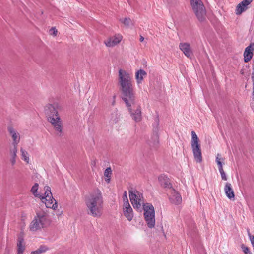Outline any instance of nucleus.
I'll list each match as a JSON object with an SVG mask.
<instances>
[{"label":"nucleus","mask_w":254,"mask_h":254,"mask_svg":"<svg viewBox=\"0 0 254 254\" xmlns=\"http://www.w3.org/2000/svg\"><path fill=\"white\" fill-rule=\"evenodd\" d=\"M179 48L186 57L189 58H191L192 52L190 44L188 43H181L179 44Z\"/></svg>","instance_id":"obj_14"},{"label":"nucleus","mask_w":254,"mask_h":254,"mask_svg":"<svg viewBox=\"0 0 254 254\" xmlns=\"http://www.w3.org/2000/svg\"><path fill=\"white\" fill-rule=\"evenodd\" d=\"M159 125V119H158V117H157L155 119V122H154V123L153 124V126H154L153 130H154V132H158V131Z\"/></svg>","instance_id":"obj_29"},{"label":"nucleus","mask_w":254,"mask_h":254,"mask_svg":"<svg viewBox=\"0 0 254 254\" xmlns=\"http://www.w3.org/2000/svg\"><path fill=\"white\" fill-rule=\"evenodd\" d=\"M119 83L122 94V99L125 102L132 119L136 122L141 120V111L140 106L135 107V96L133 90L132 78L127 71H119Z\"/></svg>","instance_id":"obj_1"},{"label":"nucleus","mask_w":254,"mask_h":254,"mask_svg":"<svg viewBox=\"0 0 254 254\" xmlns=\"http://www.w3.org/2000/svg\"><path fill=\"white\" fill-rule=\"evenodd\" d=\"M191 5L196 16L200 22L206 19V10L201 0H190Z\"/></svg>","instance_id":"obj_6"},{"label":"nucleus","mask_w":254,"mask_h":254,"mask_svg":"<svg viewBox=\"0 0 254 254\" xmlns=\"http://www.w3.org/2000/svg\"><path fill=\"white\" fill-rule=\"evenodd\" d=\"M191 145L193 155L195 160L200 163L202 161V159L200 144L199 143V138L194 131H191Z\"/></svg>","instance_id":"obj_9"},{"label":"nucleus","mask_w":254,"mask_h":254,"mask_svg":"<svg viewBox=\"0 0 254 254\" xmlns=\"http://www.w3.org/2000/svg\"><path fill=\"white\" fill-rule=\"evenodd\" d=\"M123 202H124L123 204H125L126 203H129L128 199H127V193L126 191H125L124 192V195H123Z\"/></svg>","instance_id":"obj_31"},{"label":"nucleus","mask_w":254,"mask_h":254,"mask_svg":"<svg viewBox=\"0 0 254 254\" xmlns=\"http://www.w3.org/2000/svg\"><path fill=\"white\" fill-rule=\"evenodd\" d=\"M44 196L41 195L40 198L43 203H44L46 207L52 208L54 210L58 208V205L56 200L54 199L51 192V188L48 186L44 187Z\"/></svg>","instance_id":"obj_8"},{"label":"nucleus","mask_w":254,"mask_h":254,"mask_svg":"<svg viewBox=\"0 0 254 254\" xmlns=\"http://www.w3.org/2000/svg\"><path fill=\"white\" fill-rule=\"evenodd\" d=\"M120 114L118 110L116 109L110 116V122L112 123H116L118 122L120 118Z\"/></svg>","instance_id":"obj_22"},{"label":"nucleus","mask_w":254,"mask_h":254,"mask_svg":"<svg viewBox=\"0 0 254 254\" xmlns=\"http://www.w3.org/2000/svg\"><path fill=\"white\" fill-rule=\"evenodd\" d=\"M253 0H244L237 7V14H241L243 12L246 10L248 5L251 3Z\"/></svg>","instance_id":"obj_17"},{"label":"nucleus","mask_w":254,"mask_h":254,"mask_svg":"<svg viewBox=\"0 0 254 254\" xmlns=\"http://www.w3.org/2000/svg\"><path fill=\"white\" fill-rule=\"evenodd\" d=\"M150 142L152 143L153 146H156L159 143V136L158 132H154V133L151 137Z\"/></svg>","instance_id":"obj_26"},{"label":"nucleus","mask_w":254,"mask_h":254,"mask_svg":"<svg viewBox=\"0 0 254 254\" xmlns=\"http://www.w3.org/2000/svg\"><path fill=\"white\" fill-rule=\"evenodd\" d=\"M122 39V36L121 35H117L108 38L107 40L104 41V43L107 47H114L118 44L121 42Z\"/></svg>","instance_id":"obj_11"},{"label":"nucleus","mask_w":254,"mask_h":254,"mask_svg":"<svg viewBox=\"0 0 254 254\" xmlns=\"http://www.w3.org/2000/svg\"><path fill=\"white\" fill-rule=\"evenodd\" d=\"M158 179L161 186L165 188H168L169 190L171 189H173L169 178H168L166 176L164 175H160Z\"/></svg>","instance_id":"obj_19"},{"label":"nucleus","mask_w":254,"mask_h":254,"mask_svg":"<svg viewBox=\"0 0 254 254\" xmlns=\"http://www.w3.org/2000/svg\"><path fill=\"white\" fill-rule=\"evenodd\" d=\"M242 248L244 253L245 254H251V253L248 247L242 246Z\"/></svg>","instance_id":"obj_33"},{"label":"nucleus","mask_w":254,"mask_h":254,"mask_svg":"<svg viewBox=\"0 0 254 254\" xmlns=\"http://www.w3.org/2000/svg\"><path fill=\"white\" fill-rule=\"evenodd\" d=\"M218 169H219L220 174L225 172L223 169V167H219Z\"/></svg>","instance_id":"obj_38"},{"label":"nucleus","mask_w":254,"mask_h":254,"mask_svg":"<svg viewBox=\"0 0 254 254\" xmlns=\"http://www.w3.org/2000/svg\"><path fill=\"white\" fill-rule=\"evenodd\" d=\"M7 129L13 140L12 145L17 146L20 141V135L19 133L11 126H9Z\"/></svg>","instance_id":"obj_13"},{"label":"nucleus","mask_w":254,"mask_h":254,"mask_svg":"<svg viewBox=\"0 0 254 254\" xmlns=\"http://www.w3.org/2000/svg\"><path fill=\"white\" fill-rule=\"evenodd\" d=\"M38 189V184L35 183L34 185L32 187L31 189V192L32 194L36 197L41 198V194L37 193V190Z\"/></svg>","instance_id":"obj_27"},{"label":"nucleus","mask_w":254,"mask_h":254,"mask_svg":"<svg viewBox=\"0 0 254 254\" xmlns=\"http://www.w3.org/2000/svg\"><path fill=\"white\" fill-rule=\"evenodd\" d=\"M252 79L253 81V90H254V72H253V73H252Z\"/></svg>","instance_id":"obj_37"},{"label":"nucleus","mask_w":254,"mask_h":254,"mask_svg":"<svg viewBox=\"0 0 254 254\" xmlns=\"http://www.w3.org/2000/svg\"><path fill=\"white\" fill-rule=\"evenodd\" d=\"M143 40H144V37L140 35L139 41L140 42H142V41H143Z\"/></svg>","instance_id":"obj_40"},{"label":"nucleus","mask_w":254,"mask_h":254,"mask_svg":"<svg viewBox=\"0 0 254 254\" xmlns=\"http://www.w3.org/2000/svg\"><path fill=\"white\" fill-rule=\"evenodd\" d=\"M112 175V170L110 167H108L104 172L105 180L107 183L110 181Z\"/></svg>","instance_id":"obj_24"},{"label":"nucleus","mask_w":254,"mask_h":254,"mask_svg":"<svg viewBox=\"0 0 254 254\" xmlns=\"http://www.w3.org/2000/svg\"><path fill=\"white\" fill-rule=\"evenodd\" d=\"M85 203L88 214L94 217L101 216L103 211V199L99 189L93 190L86 196Z\"/></svg>","instance_id":"obj_2"},{"label":"nucleus","mask_w":254,"mask_h":254,"mask_svg":"<svg viewBox=\"0 0 254 254\" xmlns=\"http://www.w3.org/2000/svg\"><path fill=\"white\" fill-rule=\"evenodd\" d=\"M224 191L227 197L230 199H234L235 197L234 192L232 188L231 184L227 182L224 187Z\"/></svg>","instance_id":"obj_18"},{"label":"nucleus","mask_w":254,"mask_h":254,"mask_svg":"<svg viewBox=\"0 0 254 254\" xmlns=\"http://www.w3.org/2000/svg\"><path fill=\"white\" fill-rule=\"evenodd\" d=\"M145 220L148 227L152 228L155 223V211L153 206L150 203H146L143 207Z\"/></svg>","instance_id":"obj_7"},{"label":"nucleus","mask_w":254,"mask_h":254,"mask_svg":"<svg viewBox=\"0 0 254 254\" xmlns=\"http://www.w3.org/2000/svg\"><path fill=\"white\" fill-rule=\"evenodd\" d=\"M253 99L254 100V90H253Z\"/></svg>","instance_id":"obj_41"},{"label":"nucleus","mask_w":254,"mask_h":254,"mask_svg":"<svg viewBox=\"0 0 254 254\" xmlns=\"http://www.w3.org/2000/svg\"><path fill=\"white\" fill-rule=\"evenodd\" d=\"M168 193L169 200L172 203L178 205L182 202V197L181 195L174 189H171Z\"/></svg>","instance_id":"obj_10"},{"label":"nucleus","mask_w":254,"mask_h":254,"mask_svg":"<svg viewBox=\"0 0 254 254\" xmlns=\"http://www.w3.org/2000/svg\"><path fill=\"white\" fill-rule=\"evenodd\" d=\"M116 95H114V96L113 97V101L112 102V106H115V104H116Z\"/></svg>","instance_id":"obj_36"},{"label":"nucleus","mask_w":254,"mask_h":254,"mask_svg":"<svg viewBox=\"0 0 254 254\" xmlns=\"http://www.w3.org/2000/svg\"><path fill=\"white\" fill-rule=\"evenodd\" d=\"M123 213L127 219L130 221L133 217L132 209L129 203L123 204Z\"/></svg>","instance_id":"obj_15"},{"label":"nucleus","mask_w":254,"mask_h":254,"mask_svg":"<svg viewBox=\"0 0 254 254\" xmlns=\"http://www.w3.org/2000/svg\"><path fill=\"white\" fill-rule=\"evenodd\" d=\"M146 72L142 69H140L135 73V79L138 84L142 82L143 76L146 75Z\"/></svg>","instance_id":"obj_21"},{"label":"nucleus","mask_w":254,"mask_h":254,"mask_svg":"<svg viewBox=\"0 0 254 254\" xmlns=\"http://www.w3.org/2000/svg\"><path fill=\"white\" fill-rule=\"evenodd\" d=\"M17 146L12 145L10 146L9 150V159L12 166L16 163L17 158Z\"/></svg>","instance_id":"obj_16"},{"label":"nucleus","mask_w":254,"mask_h":254,"mask_svg":"<svg viewBox=\"0 0 254 254\" xmlns=\"http://www.w3.org/2000/svg\"><path fill=\"white\" fill-rule=\"evenodd\" d=\"M20 154L22 159H23L27 163H29V158L28 152L23 148L20 149Z\"/></svg>","instance_id":"obj_23"},{"label":"nucleus","mask_w":254,"mask_h":254,"mask_svg":"<svg viewBox=\"0 0 254 254\" xmlns=\"http://www.w3.org/2000/svg\"><path fill=\"white\" fill-rule=\"evenodd\" d=\"M47 221L46 214L45 212L39 211L36 213L29 225V230L32 232H36L41 230L46 226Z\"/></svg>","instance_id":"obj_4"},{"label":"nucleus","mask_w":254,"mask_h":254,"mask_svg":"<svg viewBox=\"0 0 254 254\" xmlns=\"http://www.w3.org/2000/svg\"><path fill=\"white\" fill-rule=\"evenodd\" d=\"M129 196L134 208L138 211H141L143 205L145 204L143 199L142 194L136 190H129Z\"/></svg>","instance_id":"obj_5"},{"label":"nucleus","mask_w":254,"mask_h":254,"mask_svg":"<svg viewBox=\"0 0 254 254\" xmlns=\"http://www.w3.org/2000/svg\"><path fill=\"white\" fill-rule=\"evenodd\" d=\"M223 160H224V158L221 157V156L220 154H218L216 156V162L217 165H218V168L219 167H223V165H222V163L221 161H223Z\"/></svg>","instance_id":"obj_28"},{"label":"nucleus","mask_w":254,"mask_h":254,"mask_svg":"<svg viewBox=\"0 0 254 254\" xmlns=\"http://www.w3.org/2000/svg\"><path fill=\"white\" fill-rule=\"evenodd\" d=\"M120 21L127 27H129L133 24L132 21L129 18L120 19Z\"/></svg>","instance_id":"obj_25"},{"label":"nucleus","mask_w":254,"mask_h":254,"mask_svg":"<svg viewBox=\"0 0 254 254\" xmlns=\"http://www.w3.org/2000/svg\"><path fill=\"white\" fill-rule=\"evenodd\" d=\"M17 254H22L25 250V245L24 241V233L20 232L18 236L17 243Z\"/></svg>","instance_id":"obj_12"},{"label":"nucleus","mask_w":254,"mask_h":254,"mask_svg":"<svg viewBox=\"0 0 254 254\" xmlns=\"http://www.w3.org/2000/svg\"><path fill=\"white\" fill-rule=\"evenodd\" d=\"M45 113L49 122L54 127L57 134L60 135L62 132V123L54 105L48 104L45 108Z\"/></svg>","instance_id":"obj_3"},{"label":"nucleus","mask_w":254,"mask_h":254,"mask_svg":"<svg viewBox=\"0 0 254 254\" xmlns=\"http://www.w3.org/2000/svg\"><path fill=\"white\" fill-rule=\"evenodd\" d=\"M248 234L249 235L250 239L252 245L254 247V236L251 235V234L249 232Z\"/></svg>","instance_id":"obj_34"},{"label":"nucleus","mask_w":254,"mask_h":254,"mask_svg":"<svg viewBox=\"0 0 254 254\" xmlns=\"http://www.w3.org/2000/svg\"><path fill=\"white\" fill-rule=\"evenodd\" d=\"M253 49L251 46H249L246 48L244 53V61L245 62L250 61L252 58L253 56Z\"/></svg>","instance_id":"obj_20"},{"label":"nucleus","mask_w":254,"mask_h":254,"mask_svg":"<svg viewBox=\"0 0 254 254\" xmlns=\"http://www.w3.org/2000/svg\"><path fill=\"white\" fill-rule=\"evenodd\" d=\"M38 249L40 254H41L42 253L45 252L48 250V248L46 246H42Z\"/></svg>","instance_id":"obj_32"},{"label":"nucleus","mask_w":254,"mask_h":254,"mask_svg":"<svg viewBox=\"0 0 254 254\" xmlns=\"http://www.w3.org/2000/svg\"><path fill=\"white\" fill-rule=\"evenodd\" d=\"M57 32L58 31L55 27H52L50 29V34L51 35L56 36L57 35Z\"/></svg>","instance_id":"obj_30"},{"label":"nucleus","mask_w":254,"mask_h":254,"mask_svg":"<svg viewBox=\"0 0 254 254\" xmlns=\"http://www.w3.org/2000/svg\"><path fill=\"white\" fill-rule=\"evenodd\" d=\"M40 253L39 252L38 249L36 250L35 251H33L31 253V254H40Z\"/></svg>","instance_id":"obj_39"},{"label":"nucleus","mask_w":254,"mask_h":254,"mask_svg":"<svg viewBox=\"0 0 254 254\" xmlns=\"http://www.w3.org/2000/svg\"><path fill=\"white\" fill-rule=\"evenodd\" d=\"M221 176L223 180L226 181L227 180V177L225 172L221 174Z\"/></svg>","instance_id":"obj_35"}]
</instances>
